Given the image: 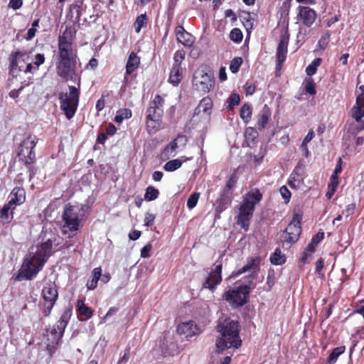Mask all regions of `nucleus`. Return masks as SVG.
<instances>
[{
  "mask_svg": "<svg viewBox=\"0 0 364 364\" xmlns=\"http://www.w3.org/2000/svg\"><path fill=\"white\" fill-rule=\"evenodd\" d=\"M270 117V109L267 105H265L257 116V127L259 130H262L265 128Z\"/></svg>",
  "mask_w": 364,
  "mask_h": 364,
  "instance_id": "4be33fe9",
  "label": "nucleus"
},
{
  "mask_svg": "<svg viewBox=\"0 0 364 364\" xmlns=\"http://www.w3.org/2000/svg\"><path fill=\"white\" fill-rule=\"evenodd\" d=\"M160 119H150L146 117V129L149 134H155L160 129Z\"/></svg>",
  "mask_w": 364,
  "mask_h": 364,
  "instance_id": "cd10ccee",
  "label": "nucleus"
},
{
  "mask_svg": "<svg viewBox=\"0 0 364 364\" xmlns=\"http://www.w3.org/2000/svg\"><path fill=\"white\" fill-rule=\"evenodd\" d=\"M179 148V146L175 139L173 140L168 146L165 147L162 153V156L164 159H168L171 157L176 156V151Z\"/></svg>",
  "mask_w": 364,
  "mask_h": 364,
  "instance_id": "a878e982",
  "label": "nucleus"
},
{
  "mask_svg": "<svg viewBox=\"0 0 364 364\" xmlns=\"http://www.w3.org/2000/svg\"><path fill=\"white\" fill-rule=\"evenodd\" d=\"M185 55H186V53H185V51H183V50L176 51L174 55V58H173V59H174L173 65L179 64L181 65V63L184 59Z\"/></svg>",
  "mask_w": 364,
  "mask_h": 364,
  "instance_id": "de8ad7c7",
  "label": "nucleus"
},
{
  "mask_svg": "<svg viewBox=\"0 0 364 364\" xmlns=\"http://www.w3.org/2000/svg\"><path fill=\"white\" fill-rule=\"evenodd\" d=\"M140 60L137 55L132 52L128 58L126 65V73L130 75L133 73L139 65Z\"/></svg>",
  "mask_w": 364,
  "mask_h": 364,
  "instance_id": "5701e85b",
  "label": "nucleus"
},
{
  "mask_svg": "<svg viewBox=\"0 0 364 364\" xmlns=\"http://www.w3.org/2000/svg\"><path fill=\"white\" fill-rule=\"evenodd\" d=\"M329 38H330V34L329 33H326V34H324L323 36H321V38H320L319 41H318V45H319V47L321 48V49H325L328 43V41H329Z\"/></svg>",
  "mask_w": 364,
  "mask_h": 364,
  "instance_id": "49530a36",
  "label": "nucleus"
},
{
  "mask_svg": "<svg viewBox=\"0 0 364 364\" xmlns=\"http://www.w3.org/2000/svg\"><path fill=\"white\" fill-rule=\"evenodd\" d=\"M182 79V68L179 64L173 65L170 72L168 81L173 85H177Z\"/></svg>",
  "mask_w": 364,
  "mask_h": 364,
  "instance_id": "b1692460",
  "label": "nucleus"
},
{
  "mask_svg": "<svg viewBox=\"0 0 364 364\" xmlns=\"http://www.w3.org/2000/svg\"><path fill=\"white\" fill-rule=\"evenodd\" d=\"M45 61V58L43 54L38 53L35 56L34 64L38 67L40 65L43 64Z\"/></svg>",
  "mask_w": 364,
  "mask_h": 364,
  "instance_id": "bf43d9fd",
  "label": "nucleus"
},
{
  "mask_svg": "<svg viewBox=\"0 0 364 364\" xmlns=\"http://www.w3.org/2000/svg\"><path fill=\"white\" fill-rule=\"evenodd\" d=\"M182 166V161L180 159H173L165 164L164 168L166 171H174Z\"/></svg>",
  "mask_w": 364,
  "mask_h": 364,
  "instance_id": "c9c22d12",
  "label": "nucleus"
},
{
  "mask_svg": "<svg viewBox=\"0 0 364 364\" xmlns=\"http://www.w3.org/2000/svg\"><path fill=\"white\" fill-rule=\"evenodd\" d=\"M177 332L180 335H183L186 338H189L199 333L200 331L192 321H189L178 324Z\"/></svg>",
  "mask_w": 364,
  "mask_h": 364,
  "instance_id": "f3484780",
  "label": "nucleus"
},
{
  "mask_svg": "<svg viewBox=\"0 0 364 364\" xmlns=\"http://www.w3.org/2000/svg\"><path fill=\"white\" fill-rule=\"evenodd\" d=\"M147 24V17L146 14H143L137 16L134 26L135 31L136 33H139L141 29L144 27H146Z\"/></svg>",
  "mask_w": 364,
  "mask_h": 364,
  "instance_id": "2f4dec72",
  "label": "nucleus"
},
{
  "mask_svg": "<svg viewBox=\"0 0 364 364\" xmlns=\"http://www.w3.org/2000/svg\"><path fill=\"white\" fill-rule=\"evenodd\" d=\"M345 346H339L333 348L331 353L329 355L328 362L329 364H334L338 358L345 352Z\"/></svg>",
  "mask_w": 364,
  "mask_h": 364,
  "instance_id": "7c9ffc66",
  "label": "nucleus"
},
{
  "mask_svg": "<svg viewBox=\"0 0 364 364\" xmlns=\"http://www.w3.org/2000/svg\"><path fill=\"white\" fill-rule=\"evenodd\" d=\"M176 142L178 143L179 147H184L187 142V138L186 136L183 135H178L175 139Z\"/></svg>",
  "mask_w": 364,
  "mask_h": 364,
  "instance_id": "603ef678",
  "label": "nucleus"
},
{
  "mask_svg": "<svg viewBox=\"0 0 364 364\" xmlns=\"http://www.w3.org/2000/svg\"><path fill=\"white\" fill-rule=\"evenodd\" d=\"M240 117L245 123L248 122L252 116V109L250 106L247 104L243 105L240 108Z\"/></svg>",
  "mask_w": 364,
  "mask_h": 364,
  "instance_id": "f704fd0d",
  "label": "nucleus"
},
{
  "mask_svg": "<svg viewBox=\"0 0 364 364\" xmlns=\"http://www.w3.org/2000/svg\"><path fill=\"white\" fill-rule=\"evenodd\" d=\"M217 331L220 333V337L216 341L218 350L223 351L231 347L239 348L242 344V340L239 336L238 322L230 318L220 319L217 325Z\"/></svg>",
  "mask_w": 364,
  "mask_h": 364,
  "instance_id": "7ed1b4c3",
  "label": "nucleus"
},
{
  "mask_svg": "<svg viewBox=\"0 0 364 364\" xmlns=\"http://www.w3.org/2000/svg\"><path fill=\"white\" fill-rule=\"evenodd\" d=\"M159 191L153 186H148L144 194V199L147 201H151L159 197Z\"/></svg>",
  "mask_w": 364,
  "mask_h": 364,
  "instance_id": "72a5a7b5",
  "label": "nucleus"
},
{
  "mask_svg": "<svg viewBox=\"0 0 364 364\" xmlns=\"http://www.w3.org/2000/svg\"><path fill=\"white\" fill-rule=\"evenodd\" d=\"M285 256L282 254L279 248H277L270 257L271 263L274 265H281L285 262Z\"/></svg>",
  "mask_w": 364,
  "mask_h": 364,
  "instance_id": "c756f323",
  "label": "nucleus"
},
{
  "mask_svg": "<svg viewBox=\"0 0 364 364\" xmlns=\"http://www.w3.org/2000/svg\"><path fill=\"white\" fill-rule=\"evenodd\" d=\"M355 208V204H349L346 206L345 210L343 211L344 213H346V217H348L354 213Z\"/></svg>",
  "mask_w": 364,
  "mask_h": 364,
  "instance_id": "052dcab7",
  "label": "nucleus"
},
{
  "mask_svg": "<svg viewBox=\"0 0 364 364\" xmlns=\"http://www.w3.org/2000/svg\"><path fill=\"white\" fill-rule=\"evenodd\" d=\"M152 249L151 244L145 245L141 250V257L142 258H148L150 257V252Z\"/></svg>",
  "mask_w": 364,
  "mask_h": 364,
  "instance_id": "3c124183",
  "label": "nucleus"
},
{
  "mask_svg": "<svg viewBox=\"0 0 364 364\" xmlns=\"http://www.w3.org/2000/svg\"><path fill=\"white\" fill-rule=\"evenodd\" d=\"M242 63V59L240 57L233 58L230 65V70L232 73L238 72L241 65Z\"/></svg>",
  "mask_w": 364,
  "mask_h": 364,
  "instance_id": "ea45409f",
  "label": "nucleus"
},
{
  "mask_svg": "<svg viewBox=\"0 0 364 364\" xmlns=\"http://www.w3.org/2000/svg\"><path fill=\"white\" fill-rule=\"evenodd\" d=\"M61 338L62 336L57 333V329L55 327L46 329L43 333L42 341L46 346L50 355L55 352Z\"/></svg>",
  "mask_w": 364,
  "mask_h": 364,
  "instance_id": "f8f14e48",
  "label": "nucleus"
},
{
  "mask_svg": "<svg viewBox=\"0 0 364 364\" xmlns=\"http://www.w3.org/2000/svg\"><path fill=\"white\" fill-rule=\"evenodd\" d=\"M117 128L115 126L112 124H109V125L107 127L106 132L109 135H113L116 133Z\"/></svg>",
  "mask_w": 364,
  "mask_h": 364,
  "instance_id": "774afa93",
  "label": "nucleus"
},
{
  "mask_svg": "<svg viewBox=\"0 0 364 364\" xmlns=\"http://www.w3.org/2000/svg\"><path fill=\"white\" fill-rule=\"evenodd\" d=\"M364 105H356V107H353L351 113L352 117L355 119V120L362 119V117H364Z\"/></svg>",
  "mask_w": 364,
  "mask_h": 364,
  "instance_id": "4c0bfd02",
  "label": "nucleus"
},
{
  "mask_svg": "<svg viewBox=\"0 0 364 364\" xmlns=\"http://www.w3.org/2000/svg\"><path fill=\"white\" fill-rule=\"evenodd\" d=\"M163 104V98L159 95H156L147 109V118L161 119L164 114Z\"/></svg>",
  "mask_w": 364,
  "mask_h": 364,
  "instance_id": "dca6fc26",
  "label": "nucleus"
},
{
  "mask_svg": "<svg viewBox=\"0 0 364 364\" xmlns=\"http://www.w3.org/2000/svg\"><path fill=\"white\" fill-rule=\"evenodd\" d=\"M23 4L22 0H11L9 6L14 10L19 9Z\"/></svg>",
  "mask_w": 364,
  "mask_h": 364,
  "instance_id": "864d4df0",
  "label": "nucleus"
},
{
  "mask_svg": "<svg viewBox=\"0 0 364 364\" xmlns=\"http://www.w3.org/2000/svg\"><path fill=\"white\" fill-rule=\"evenodd\" d=\"M28 56L25 53L16 51L12 53L10 56V72L13 75H17L18 71L23 70L24 63Z\"/></svg>",
  "mask_w": 364,
  "mask_h": 364,
  "instance_id": "2eb2a0df",
  "label": "nucleus"
},
{
  "mask_svg": "<svg viewBox=\"0 0 364 364\" xmlns=\"http://www.w3.org/2000/svg\"><path fill=\"white\" fill-rule=\"evenodd\" d=\"M350 127L353 133L356 134L364 129V121L362 119L356 120L355 123L351 124Z\"/></svg>",
  "mask_w": 364,
  "mask_h": 364,
  "instance_id": "c03bdc74",
  "label": "nucleus"
},
{
  "mask_svg": "<svg viewBox=\"0 0 364 364\" xmlns=\"http://www.w3.org/2000/svg\"><path fill=\"white\" fill-rule=\"evenodd\" d=\"M118 311L117 307H111L104 317L100 321V324L105 323L107 318L114 315Z\"/></svg>",
  "mask_w": 364,
  "mask_h": 364,
  "instance_id": "a18cd8bd",
  "label": "nucleus"
},
{
  "mask_svg": "<svg viewBox=\"0 0 364 364\" xmlns=\"http://www.w3.org/2000/svg\"><path fill=\"white\" fill-rule=\"evenodd\" d=\"M361 94L357 97L356 105H363L364 107V85L360 86Z\"/></svg>",
  "mask_w": 364,
  "mask_h": 364,
  "instance_id": "13d9d810",
  "label": "nucleus"
},
{
  "mask_svg": "<svg viewBox=\"0 0 364 364\" xmlns=\"http://www.w3.org/2000/svg\"><path fill=\"white\" fill-rule=\"evenodd\" d=\"M36 137L35 136H28L21 144L18 156L23 160L26 164H32L35 160V153L33 149L36 144Z\"/></svg>",
  "mask_w": 364,
  "mask_h": 364,
  "instance_id": "9b49d317",
  "label": "nucleus"
},
{
  "mask_svg": "<svg viewBox=\"0 0 364 364\" xmlns=\"http://www.w3.org/2000/svg\"><path fill=\"white\" fill-rule=\"evenodd\" d=\"M77 309L80 316H83L84 318H81L80 320H87L91 318L92 315V311L90 308L87 307L83 301L79 300L77 301Z\"/></svg>",
  "mask_w": 364,
  "mask_h": 364,
  "instance_id": "c85d7f7f",
  "label": "nucleus"
},
{
  "mask_svg": "<svg viewBox=\"0 0 364 364\" xmlns=\"http://www.w3.org/2000/svg\"><path fill=\"white\" fill-rule=\"evenodd\" d=\"M79 91L73 86L69 87V92L59 94L60 109L64 112L66 117L70 119L76 112L79 102Z\"/></svg>",
  "mask_w": 364,
  "mask_h": 364,
  "instance_id": "423d86ee",
  "label": "nucleus"
},
{
  "mask_svg": "<svg viewBox=\"0 0 364 364\" xmlns=\"http://www.w3.org/2000/svg\"><path fill=\"white\" fill-rule=\"evenodd\" d=\"M338 186V177L336 175H331V182L328 184V188H332L336 189Z\"/></svg>",
  "mask_w": 364,
  "mask_h": 364,
  "instance_id": "5fc2aeb1",
  "label": "nucleus"
},
{
  "mask_svg": "<svg viewBox=\"0 0 364 364\" xmlns=\"http://www.w3.org/2000/svg\"><path fill=\"white\" fill-rule=\"evenodd\" d=\"M214 77L204 69H198L193 75V85L199 92L205 94L214 87Z\"/></svg>",
  "mask_w": 364,
  "mask_h": 364,
  "instance_id": "1a4fd4ad",
  "label": "nucleus"
},
{
  "mask_svg": "<svg viewBox=\"0 0 364 364\" xmlns=\"http://www.w3.org/2000/svg\"><path fill=\"white\" fill-rule=\"evenodd\" d=\"M316 70H317V68L315 67L314 65H312L311 63L310 65H309L307 66V68L306 69V73L307 75L311 77L316 73Z\"/></svg>",
  "mask_w": 364,
  "mask_h": 364,
  "instance_id": "680f3d73",
  "label": "nucleus"
},
{
  "mask_svg": "<svg viewBox=\"0 0 364 364\" xmlns=\"http://www.w3.org/2000/svg\"><path fill=\"white\" fill-rule=\"evenodd\" d=\"M41 294L44 300L43 312L46 316H48L58 297L55 283L50 281L46 282Z\"/></svg>",
  "mask_w": 364,
  "mask_h": 364,
  "instance_id": "9d476101",
  "label": "nucleus"
},
{
  "mask_svg": "<svg viewBox=\"0 0 364 364\" xmlns=\"http://www.w3.org/2000/svg\"><path fill=\"white\" fill-rule=\"evenodd\" d=\"M299 16L303 23L309 27L316 20V11L308 6H299Z\"/></svg>",
  "mask_w": 364,
  "mask_h": 364,
  "instance_id": "a211bd4d",
  "label": "nucleus"
},
{
  "mask_svg": "<svg viewBox=\"0 0 364 364\" xmlns=\"http://www.w3.org/2000/svg\"><path fill=\"white\" fill-rule=\"evenodd\" d=\"M98 281L99 280L93 278L91 280H89L87 283V289L90 290L95 289L97 287Z\"/></svg>",
  "mask_w": 364,
  "mask_h": 364,
  "instance_id": "e2e57ef3",
  "label": "nucleus"
},
{
  "mask_svg": "<svg viewBox=\"0 0 364 364\" xmlns=\"http://www.w3.org/2000/svg\"><path fill=\"white\" fill-rule=\"evenodd\" d=\"M213 107L212 100L209 97H204L198 107L199 111H203L205 113H209Z\"/></svg>",
  "mask_w": 364,
  "mask_h": 364,
  "instance_id": "473e14b6",
  "label": "nucleus"
},
{
  "mask_svg": "<svg viewBox=\"0 0 364 364\" xmlns=\"http://www.w3.org/2000/svg\"><path fill=\"white\" fill-rule=\"evenodd\" d=\"M253 284L252 282L250 285H241L237 288L225 291L223 295V299L235 306L244 305L248 299L250 285Z\"/></svg>",
  "mask_w": 364,
  "mask_h": 364,
  "instance_id": "0eeeda50",
  "label": "nucleus"
},
{
  "mask_svg": "<svg viewBox=\"0 0 364 364\" xmlns=\"http://www.w3.org/2000/svg\"><path fill=\"white\" fill-rule=\"evenodd\" d=\"M132 117V112L128 109H120L117 112L114 117V122L121 123L125 119H129Z\"/></svg>",
  "mask_w": 364,
  "mask_h": 364,
  "instance_id": "e433bc0d",
  "label": "nucleus"
},
{
  "mask_svg": "<svg viewBox=\"0 0 364 364\" xmlns=\"http://www.w3.org/2000/svg\"><path fill=\"white\" fill-rule=\"evenodd\" d=\"M156 216L152 213H147L145 215L144 218V225L146 226H151L154 224Z\"/></svg>",
  "mask_w": 364,
  "mask_h": 364,
  "instance_id": "8fccbe9b",
  "label": "nucleus"
},
{
  "mask_svg": "<svg viewBox=\"0 0 364 364\" xmlns=\"http://www.w3.org/2000/svg\"><path fill=\"white\" fill-rule=\"evenodd\" d=\"M85 208L86 207L83 205L67 204L64 207L62 215L64 223L62 230L64 234H68V230L70 232L78 230L80 221L85 215Z\"/></svg>",
  "mask_w": 364,
  "mask_h": 364,
  "instance_id": "39448f33",
  "label": "nucleus"
},
{
  "mask_svg": "<svg viewBox=\"0 0 364 364\" xmlns=\"http://www.w3.org/2000/svg\"><path fill=\"white\" fill-rule=\"evenodd\" d=\"M260 261L261 258L259 257L250 258L247 264L237 272H233L230 277H237L243 273L248 272L250 273V277L255 279L259 269Z\"/></svg>",
  "mask_w": 364,
  "mask_h": 364,
  "instance_id": "ddd939ff",
  "label": "nucleus"
},
{
  "mask_svg": "<svg viewBox=\"0 0 364 364\" xmlns=\"http://www.w3.org/2000/svg\"><path fill=\"white\" fill-rule=\"evenodd\" d=\"M289 38V36L287 33L282 34L280 37V41L277 48V60L279 65L283 63L286 59Z\"/></svg>",
  "mask_w": 364,
  "mask_h": 364,
  "instance_id": "6ab92c4d",
  "label": "nucleus"
},
{
  "mask_svg": "<svg viewBox=\"0 0 364 364\" xmlns=\"http://www.w3.org/2000/svg\"><path fill=\"white\" fill-rule=\"evenodd\" d=\"M323 233H318L316 235H314L311 240V242L314 245H317L319 242L323 239Z\"/></svg>",
  "mask_w": 364,
  "mask_h": 364,
  "instance_id": "338daca9",
  "label": "nucleus"
},
{
  "mask_svg": "<svg viewBox=\"0 0 364 364\" xmlns=\"http://www.w3.org/2000/svg\"><path fill=\"white\" fill-rule=\"evenodd\" d=\"M228 100H229V102H230L229 106L230 107V108H232V107L239 105V103L240 102V96L238 95H237V94H232L230 96Z\"/></svg>",
  "mask_w": 364,
  "mask_h": 364,
  "instance_id": "09e8293b",
  "label": "nucleus"
},
{
  "mask_svg": "<svg viewBox=\"0 0 364 364\" xmlns=\"http://www.w3.org/2000/svg\"><path fill=\"white\" fill-rule=\"evenodd\" d=\"M222 268L223 265L220 263L211 270L203 284V288L208 289L212 291H214L216 286H218L222 281Z\"/></svg>",
  "mask_w": 364,
  "mask_h": 364,
  "instance_id": "4468645a",
  "label": "nucleus"
},
{
  "mask_svg": "<svg viewBox=\"0 0 364 364\" xmlns=\"http://www.w3.org/2000/svg\"><path fill=\"white\" fill-rule=\"evenodd\" d=\"M262 195L258 190H252L246 195L242 204L240 205L237 223L245 230L248 229L255 205L262 200Z\"/></svg>",
  "mask_w": 364,
  "mask_h": 364,
  "instance_id": "20e7f679",
  "label": "nucleus"
},
{
  "mask_svg": "<svg viewBox=\"0 0 364 364\" xmlns=\"http://www.w3.org/2000/svg\"><path fill=\"white\" fill-rule=\"evenodd\" d=\"M236 182H237L236 177L235 176H231L230 178L227 181L225 188H227L228 190L232 188L235 186V185L236 184Z\"/></svg>",
  "mask_w": 364,
  "mask_h": 364,
  "instance_id": "6e6d98bb",
  "label": "nucleus"
},
{
  "mask_svg": "<svg viewBox=\"0 0 364 364\" xmlns=\"http://www.w3.org/2000/svg\"><path fill=\"white\" fill-rule=\"evenodd\" d=\"M304 88L307 93L314 95L316 94L315 84L311 77L307 78L304 82Z\"/></svg>",
  "mask_w": 364,
  "mask_h": 364,
  "instance_id": "a19ab883",
  "label": "nucleus"
},
{
  "mask_svg": "<svg viewBox=\"0 0 364 364\" xmlns=\"http://www.w3.org/2000/svg\"><path fill=\"white\" fill-rule=\"evenodd\" d=\"M58 38V61L56 63L57 74L65 80H74L77 77L75 72V54L72 43L65 36Z\"/></svg>",
  "mask_w": 364,
  "mask_h": 364,
  "instance_id": "f03ea898",
  "label": "nucleus"
},
{
  "mask_svg": "<svg viewBox=\"0 0 364 364\" xmlns=\"http://www.w3.org/2000/svg\"><path fill=\"white\" fill-rule=\"evenodd\" d=\"M53 241L47 240L44 243L37 247L35 252L26 255L16 279L31 280L42 269L48 257L52 254Z\"/></svg>",
  "mask_w": 364,
  "mask_h": 364,
  "instance_id": "f257e3e1",
  "label": "nucleus"
},
{
  "mask_svg": "<svg viewBox=\"0 0 364 364\" xmlns=\"http://www.w3.org/2000/svg\"><path fill=\"white\" fill-rule=\"evenodd\" d=\"M68 313L64 312L60 318L57 321L56 325L53 326L57 329V333H58L61 336L63 335L64 331L68 324Z\"/></svg>",
  "mask_w": 364,
  "mask_h": 364,
  "instance_id": "bb28decb",
  "label": "nucleus"
},
{
  "mask_svg": "<svg viewBox=\"0 0 364 364\" xmlns=\"http://www.w3.org/2000/svg\"><path fill=\"white\" fill-rule=\"evenodd\" d=\"M225 16L226 18H231L232 21H235L237 20V16L235 12L232 9H228L225 12Z\"/></svg>",
  "mask_w": 364,
  "mask_h": 364,
  "instance_id": "0e129e2a",
  "label": "nucleus"
},
{
  "mask_svg": "<svg viewBox=\"0 0 364 364\" xmlns=\"http://www.w3.org/2000/svg\"><path fill=\"white\" fill-rule=\"evenodd\" d=\"M200 193L196 192L193 193L190 196L187 200V206L189 209L193 208L197 205Z\"/></svg>",
  "mask_w": 364,
  "mask_h": 364,
  "instance_id": "79ce46f5",
  "label": "nucleus"
},
{
  "mask_svg": "<svg viewBox=\"0 0 364 364\" xmlns=\"http://www.w3.org/2000/svg\"><path fill=\"white\" fill-rule=\"evenodd\" d=\"M280 193H281V195L282 196V197L285 200H287L289 201V198L291 196V193H290L289 191L288 190V188L285 186L281 187Z\"/></svg>",
  "mask_w": 364,
  "mask_h": 364,
  "instance_id": "4d7b16f0",
  "label": "nucleus"
},
{
  "mask_svg": "<svg viewBox=\"0 0 364 364\" xmlns=\"http://www.w3.org/2000/svg\"><path fill=\"white\" fill-rule=\"evenodd\" d=\"M176 33L178 41L184 46L190 47L193 44L195 41L194 37L190 33L187 32L182 26H178L176 28Z\"/></svg>",
  "mask_w": 364,
  "mask_h": 364,
  "instance_id": "aec40b11",
  "label": "nucleus"
},
{
  "mask_svg": "<svg viewBox=\"0 0 364 364\" xmlns=\"http://www.w3.org/2000/svg\"><path fill=\"white\" fill-rule=\"evenodd\" d=\"M102 275V269L100 267H96L92 271V278L99 280Z\"/></svg>",
  "mask_w": 364,
  "mask_h": 364,
  "instance_id": "69168bd1",
  "label": "nucleus"
},
{
  "mask_svg": "<svg viewBox=\"0 0 364 364\" xmlns=\"http://www.w3.org/2000/svg\"><path fill=\"white\" fill-rule=\"evenodd\" d=\"M316 246V245L311 242V243L306 247L301 259L303 263L308 262L309 258L311 257V254L315 251Z\"/></svg>",
  "mask_w": 364,
  "mask_h": 364,
  "instance_id": "58836bf2",
  "label": "nucleus"
},
{
  "mask_svg": "<svg viewBox=\"0 0 364 364\" xmlns=\"http://www.w3.org/2000/svg\"><path fill=\"white\" fill-rule=\"evenodd\" d=\"M301 220V217L299 214H295L294 215L292 220L283 232V247L289 248L292 243H294L298 240L301 232L300 226Z\"/></svg>",
  "mask_w": 364,
  "mask_h": 364,
  "instance_id": "6e6552de",
  "label": "nucleus"
},
{
  "mask_svg": "<svg viewBox=\"0 0 364 364\" xmlns=\"http://www.w3.org/2000/svg\"><path fill=\"white\" fill-rule=\"evenodd\" d=\"M14 209L9 203L5 204L0 210V218L4 223H9L13 218L12 210Z\"/></svg>",
  "mask_w": 364,
  "mask_h": 364,
  "instance_id": "393cba45",
  "label": "nucleus"
},
{
  "mask_svg": "<svg viewBox=\"0 0 364 364\" xmlns=\"http://www.w3.org/2000/svg\"><path fill=\"white\" fill-rule=\"evenodd\" d=\"M242 33L239 28H233L230 33V38L235 42H240L242 40Z\"/></svg>",
  "mask_w": 364,
  "mask_h": 364,
  "instance_id": "37998d69",
  "label": "nucleus"
},
{
  "mask_svg": "<svg viewBox=\"0 0 364 364\" xmlns=\"http://www.w3.org/2000/svg\"><path fill=\"white\" fill-rule=\"evenodd\" d=\"M9 203L12 207L15 208L16 205H20L25 201V191L23 188L16 187L10 193Z\"/></svg>",
  "mask_w": 364,
  "mask_h": 364,
  "instance_id": "412c9836",
  "label": "nucleus"
}]
</instances>
